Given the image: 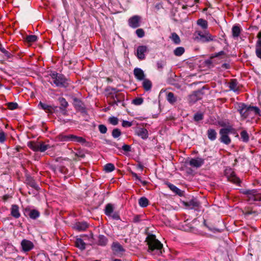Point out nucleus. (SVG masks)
<instances>
[{
    "instance_id": "16",
    "label": "nucleus",
    "mask_w": 261,
    "mask_h": 261,
    "mask_svg": "<svg viewBox=\"0 0 261 261\" xmlns=\"http://www.w3.org/2000/svg\"><path fill=\"white\" fill-rule=\"evenodd\" d=\"M88 227V224L86 222H76L73 228L81 231H84Z\"/></svg>"
},
{
    "instance_id": "14",
    "label": "nucleus",
    "mask_w": 261,
    "mask_h": 261,
    "mask_svg": "<svg viewBox=\"0 0 261 261\" xmlns=\"http://www.w3.org/2000/svg\"><path fill=\"white\" fill-rule=\"evenodd\" d=\"M219 134L220 135V140L221 142L226 145H228L230 143L231 139L228 136V134L221 129L220 130Z\"/></svg>"
},
{
    "instance_id": "28",
    "label": "nucleus",
    "mask_w": 261,
    "mask_h": 261,
    "mask_svg": "<svg viewBox=\"0 0 261 261\" xmlns=\"http://www.w3.org/2000/svg\"><path fill=\"white\" fill-rule=\"evenodd\" d=\"M255 54L256 56L261 60V40H257L255 46Z\"/></svg>"
},
{
    "instance_id": "24",
    "label": "nucleus",
    "mask_w": 261,
    "mask_h": 261,
    "mask_svg": "<svg viewBox=\"0 0 261 261\" xmlns=\"http://www.w3.org/2000/svg\"><path fill=\"white\" fill-rule=\"evenodd\" d=\"M238 83L236 79H232L229 83V88L230 90L234 92H237L239 90Z\"/></svg>"
},
{
    "instance_id": "22",
    "label": "nucleus",
    "mask_w": 261,
    "mask_h": 261,
    "mask_svg": "<svg viewBox=\"0 0 261 261\" xmlns=\"http://www.w3.org/2000/svg\"><path fill=\"white\" fill-rule=\"evenodd\" d=\"M134 74L136 79L139 81L143 80L145 76L143 71L139 68H135Z\"/></svg>"
},
{
    "instance_id": "26",
    "label": "nucleus",
    "mask_w": 261,
    "mask_h": 261,
    "mask_svg": "<svg viewBox=\"0 0 261 261\" xmlns=\"http://www.w3.org/2000/svg\"><path fill=\"white\" fill-rule=\"evenodd\" d=\"M107 238L102 234H99L98 237V242L97 244L99 246H105L108 243Z\"/></svg>"
},
{
    "instance_id": "18",
    "label": "nucleus",
    "mask_w": 261,
    "mask_h": 261,
    "mask_svg": "<svg viewBox=\"0 0 261 261\" xmlns=\"http://www.w3.org/2000/svg\"><path fill=\"white\" fill-rule=\"evenodd\" d=\"M58 100L60 104V109L63 112L64 115H66L67 113L66 108L68 106V103L63 97H60Z\"/></svg>"
},
{
    "instance_id": "11",
    "label": "nucleus",
    "mask_w": 261,
    "mask_h": 261,
    "mask_svg": "<svg viewBox=\"0 0 261 261\" xmlns=\"http://www.w3.org/2000/svg\"><path fill=\"white\" fill-rule=\"evenodd\" d=\"M22 251L24 252H29L34 247V245L31 241L23 239L21 242Z\"/></svg>"
},
{
    "instance_id": "58",
    "label": "nucleus",
    "mask_w": 261,
    "mask_h": 261,
    "mask_svg": "<svg viewBox=\"0 0 261 261\" xmlns=\"http://www.w3.org/2000/svg\"><path fill=\"white\" fill-rule=\"evenodd\" d=\"M3 53L5 57H6L7 59L11 58L12 57V55L9 51L6 50L5 49L2 52Z\"/></svg>"
},
{
    "instance_id": "54",
    "label": "nucleus",
    "mask_w": 261,
    "mask_h": 261,
    "mask_svg": "<svg viewBox=\"0 0 261 261\" xmlns=\"http://www.w3.org/2000/svg\"><path fill=\"white\" fill-rule=\"evenodd\" d=\"M110 217H111L114 220H120V217L119 216V213L117 212H113L112 215H110Z\"/></svg>"
},
{
    "instance_id": "1",
    "label": "nucleus",
    "mask_w": 261,
    "mask_h": 261,
    "mask_svg": "<svg viewBox=\"0 0 261 261\" xmlns=\"http://www.w3.org/2000/svg\"><path fill=\"white\" fill-rule=\"evenodd\" d=\"M145 242L148 245L147 251L151 255L160 256L164 252L163 244L156 238L154 234H148Z\"/></svg>"
},
{
    "instance_id": "33",
    "label": "nucleus",
    "mask_w": 261,
    "mask_h": 261,
    "mask_svg": "<svg viewBox=\"0 0 261 261\" xmlns=\"http://www.w3.org/2000/svg\"><path fill=\"white\" fill-rule=\"evenodd\" d=\"M38 146V151L40 152H44L50 147L48 144H45L43 142H39Z\"/></svg>"
},
{
    "instance_id": "19",
    "label": "nucleus",
    "mask_w": 261,
    "mask_h": 261,
    "mask_svg": "<svg viewBox=\"0 0 261 261\" xmlns=\"http://www.w3.org/2000/svg\"><path fill=\"white\" fill-rule=\"evenodd\" d=\"M105 91L107 98H109L110 99H111L112 98H114L115 95H116V94L118 92V90H117L116 88L111 87H108L106 89Z\"/></svg>"
},
{
    "instance_id": "20",
    "label": "nucleus",
    "mask_w": 261,
    "mask_h": 261,
    "mask_svg": "<svg viewBox=\"0 0 261 261\" xmlns=\"http://www.w3.org/2000/svg\"><path fill=\"white\" fill-rule=\"evenodd\" d=\"M11 215L15 219H18L20 217L19 207L17 205H12L11 207Z\"/></svg>"
},
{
    "instance_id": "50",
    "label": "nucleus",
    "mask_w": 261,
    "mask_h": 261,
    "mask_svg": "<svg viewBox=\"0 0 261 261\" xmlns=\"http://www.w3.org/2000/svg\"><path fill=\"white\" fill-rule=\"evenodd\" d=\"M137 36L139 38H142L145 36V32L143 29H138L136 31Z\"/></svg>"
},
{
    "instance_id": "10",
    "label": "nucleus",
    "mask_w": 261,
    "mask_h": 261,
    "mask_svg": "<svg viewBox=\"0 0 261 261\" xmlns=\"http://www.w3.org/2000/svg\"><path fill=\"white\" fill-rule=\"evenodd\" d=\"M141 17L138 15H135L128 20V25L132 28H137L140 27Z\"/></svg>"
},
{
    "instance_id": "30",
    "label": "nucleus",
    "mask_w": 261,
    "mask_h": 261,
    "mask_svg": "<svg viewBox=\"0 0 261 261\" xmlns=\"http://www.w3.org/2000/svg\"><path fill=\"white\" fill-rule=\"evenodd\" d=\"M113 211L114 207L112 204L109 203L106 205L105 210V213L107 216H110V215H112V214L113 213Z\"/></svg>"
},
{
    "instance_id": "4",
    "label": "nucleus",
    "mask_w": 261,
    "mask_h": 261,
    "mask_svg": "<svg viewBox=\"0 0 261 261\" xmlns=\"http://www.w3.org/2000/svg\"><path fill=\"white\" fill-rule=\"evenodd\" d=\"M54 84L59 87H67L68 86V80L63 74L56 72L50 74Z\"/></svg>"
},
{
    "instance_id": "39",
    "label": "nucleus",
    "mask_w": 261,
    "mask_h": 261,
    "mask_svg": "<svg viewBox=\"0 0 261 261\" xmlns=\"http://www.w3.org/2000/svg\"><path fill=\"white\" fill-rule=\"evenodd\" d=\"M241 32L240 28L238 25H234L232 27V33L233 37H238L239 36Z\"/></svg>"
},
{
    "instance_id": "42",
    "label": "nucleus",
    "mask_w": 261,
    "mask_h": 261,
    "mask_svg": "<svg viewBox=\"0 0 261 261\" xmlns=\"http://www.w3.org/2000/svg\"><path fill=\"white\" fill-rule=\"evenodd\" d=\"M197 24L201 27V28L203 29H205L207 28V22L206 20L203 19H199L197 20Z\"/></svg>"
},
{
    "instance_id": "62",
    "label": "nucleus",
    "mask_w": 261,
    "mask_h": 261,
    "mask_svg": "<svg viewBox=\"0 0 261 261\" xmlns=\"http://www.w3.org/2000/svg\"><path fill=\"white\" fill-rule=\"evenodd\" d=\"M122 148L124 151H129L130 150V147L128 145H124Z\"/></svg>"
},
{
    "instance_id": "56",
    "label": "nucleus",
    "mask_w": 261,
    "mask_h": 261,
    "mask_svg": "<svg viewBox=\"0 0 261 261\" xmlns=\"http://www.w3.org/2000/svg\"><path fill=\"white\" fill-rule=\"evenodd\" d=\"M6 140V135L4 132H0V142L3 143Z\"/></svg>"
},
{
    "instance_id": "17",
    "label": "nucleus",
    "mask_w": 261,
    "mask_h": 261,
    "mask_svg": "<svg viewBox=\"0 0 261 261\" xmlns=\"http://www.w3.org/2000/svg\"><path fill=\"white\" fill-rule=\"evenodd\" d=\"M73 105L75 109L82 113L85 112V108L84 103L76 98H74Z\"/></svg>"
},
{
    "instance_id": "40",
    "label": "nucleus",
    "mask_w": 261,
    "mask_h": 261,
    "mask_svg": "<svg viewBox=\"0 0 261 261\" xmlns=\"http://www.w3.org/2000/svg\"><path fill=\"white\" fill-rule=\"evenodd\" d=\"M26 181L25 183L27 185L34 188L36 190L39 191L40 189L39 186L36 183L35 180H26Z\"/></svg>"
},
{
    "instance_id": "3",
    "label": "nucleus",
    "mask_w": 261,
    "mask_h": 261,
    "mask_svg": "<svg viewBox=\"0 0 261 261\" xmlns=\"http://www.w3.org/2000/svg\"><path fill=\"white\" fill-rule=\"evenodd\" d=\"M240 192L246 195L248 197V201L250 203L253 201H261V193H258L255 189H241Z\"/></svg>"
},
{
    "instance_id": "38",
    "label": "nucleus",
    "mask_w": 261,
    "mask_h": 261,
    "mask_svg": "<svg viewBox=\"0 0 261 261\" xmlns=\"http://www.w3.org/2000/svg\"><path fill=\"white\" fill-rule=\"evenodd\" d=\"M170 38L176 44H178L180 42V38L176 33H172Z\"/></svg>"
},
{
    "instance_id": "55",
    "label": "nucleus",
    "mask_w": 261,
    "mask_h": 261,
    "mask_svg": "<svg viewBox=\"0 0 261 261\" xmlns=\"http://www.w3.org/2000/svg\"><path fill=\"white\" fill-rule=\"evenodd\" d=\"M132 125H133L132 122H129V121H126V120H123L122 121V126L123 127H130Z\"/></svg>"
},
{
    "instance_id": "52",
    "label": "nucleus",
    "mask_w": 261,
    "mask_h": 261,
    "mask_svg": "<svg viewBox=\"0 0 261 261\" xmlns=\"http://www.w3.org/2000/svg\"><path fill=\"white\" fill-rule=\"evenodd\" d=\"M99 132L102 134H106L107 132V127L103 124H100L98 126Z\"/></svg>"
},
{
    "instance_id": "5",
    "label": "nucleus",
    "mask_w": 261,
    "mask_h": 261,
    "mask_svg": "<svg viewBox=\"0 0 261 261\" xmlns=\"http://www.w3.org/2000/svg\"><path fill=\"white\" fill-rule=\"evenodd\" d=\"M23 213L25 217H29L33 220H36L40 217V212L36 209H31L30 207H27L23 210Z\"/></svg>"
},
{
    "instance_id": "36",
    "label": "nucleus",
    "mask_w": 261,
    "mask_h": 261,
    "mask_svg": "<svg viewBox=\"0 0 261 261\" xmlns=\"http://www.w3.org/2000/svg\"><path fill=\"white\" fill-rule=\"evenodd\" d=\"M240 135L241 138L243 142L247 143L249 141V136L246 130H242L240 133Z\"/></svg>"
},
{
    "instance_id": "34",
    "label": "nucleus",
    "mask_w": 261,
    "mask_h": 261,
    "mask_svg": "<svg viewBox=\"0 0 261 261\" xmlns=\"http://www.w3.org/2000/svg\"><path fill=\"white\" fill-rule=\"evenodd\" d=\"M143 87L146 91H149L151 89L152 84L150 80L145 79L142 83Z\"/></svg>"
},
{
    "instance_id": "31",
    "label": "nucleus",
    "mask_w": 261,
    "mask_h": 261,
    "mask_svg": "<svg viewBox=\"0 0 261 261\" xmlns=\"http://www.w3.org/2000/svg\"><path fill=\"white\" fill-rule=\"evenodd\" d=\"M139 205L142 207H146L148 205L149 200L145 197H142L139 199Z\"/></svg>"
},
{
    "instance_id": "45",
    "label": "nucleus",
    "mask_w": 261,
    "mask_h": 261,
    "mask_svg": "<svg viewBox=\"0 0 261 261\" xmlns=\"http://www.w3.org/2000/svg\"><path fill=\"white\" fill-rule=\"evenodd\" d=\"M72 137V141L76 142H80V143H85L86 140L81 137H78L75 135H72V136H71Z\"/></svg>"
},
{
    "instance_id": "41",
    "label": "nucleus",
    "mask_w": 261,
    "mask_h": 261,
    "mask_svg": "<svg viewBox=\"0 0 261 261\" xmlns=\"http://www.w3.org/2000/svg\"><path fill=\"white\" fill-rule=\"evenodd\" d=\"M167 100L170 103H175L177 99L175 97L174 94L172 92H169L167 96Z\"/></svg>"
},
{
    "instance_id": "44",
    "label": "nucleus",
    "mask_w": 261,
    "mask_h": 261,
    "mask_svg": "<svg viewBox=\"0 0 261 261\" xmlns=\"http://www.w3.org/2000/svg\"><path fill=\"white\" fill-rule=\"evenodd\" d=\"M115 169L114 165L112 163H108L105 165L104 170L106 172H110L113 171Z\"/></svg>"
},
{
    "instance_id": "64",
    "label": "nucleus",
    "mask_w": 261,
    "mask_h": 261,
    "mask_svg": "<svg viewBox=\"0 0 261 261\" xmlns=\"http://www.w3.org/2000/svg\"><path fill=\"white\" fill-rule=\"evenodd\" d=\"M157 67L159 70H162L164 67V64L162 62H158L157 63Z\"/></svg>"
},
{
    "instance_id": "7",
    "label": "nucleus",
    "mask_w": 261,
    "mask_h": 261,
    "mask_svg": "<svg viewBox=\"0 0 261 261\" xmlns=\"http://www.w3.org/2000/svg\"><path fill=\"white\" fill-rule=\"evenodd\" d=\"M198 36L197 38L202 42H206L214 40L215 36H212L208 32H205L204 33L200 31L197 32Z\"/></svg>"
},
{
    "instance_id": "60",
    "label": "nucleus",
    "mask_w": 261,
    "mask_h": 261,
    "mask_svg": "<svg viewBox=\"0 0 261 261\" xmlns=\"http://www.w3.org/2000/svg\"><path fill=\"white\" fill-rule=\"evenodd\" d=\"M221 129L223 130V131L224 130L227 134H229L230 133V132H231V130H233V127L231 126H228L226 128H221Z\"/></svg>"
},
{
    "instance_id": "53",
    "label": "nucleus",
    "mask_w": 261,
    "mask_h": 261,
    "mask_svg": "<svg viewBox=\"0 0 261 261\" xmlns=\"http://www.w3.org/2000/svg\"><path fill=\"white\" fill-rule=\"evenodd\" d=\"M109 122L113 125H116L118 123V120L117 118L115 117H111L109 119Z\"/></svg>"
},
{
    "instance_id": "6",
    "label": "nucleus",
    "mask_w": 261,
    "mask_h": 261,
    "mask_svg": "<svg viewBox=\"0 0 261 261\" xmlns=\"http://www.w3.org/2000/svg\"><path fill=\"white\" fill-rule=\"evenodd\" d=\"M184 204L185 206L189 207L190 209H193L197 211H199L201 207V203L195 198H193L188 201L184 202Z\"/></svg>"
},
{
    "instance_id": "49",
    "label": "nucleus",
    "mask_w": 261,
    "mask_h": 261,
    "mask_svg": "<svg viewBox=\"0 0 261 261\" xmlns=\"http://www.w3.org/2000/svg\"><path fill=\"white\" fill-rule=\"evenodd\" d=\"M203 118V115L200 113H197L194 115V119L195 121H199L202 120Z\"/></svg>"
},
{
    "instance_id": "25",
    "label": "nucleus",
    "mask_w": 261,
    "mask_h": 261,
    "mask_svg": "<svg viewBox=\"0 0 261 261\" xmlns=\"http://www.w3.org/2000/svg\"><path fill=\"white\" fill-rule=\"evenodd\" d=\"M137 134L143 139H146L148 138V131L144 128H139L137 131Z\"/></svg>"
},
{
    "instance_id": "12",
    "label": "nucleus",
    "mask_w": 261,
    "mask_h": 261,
    "mask_svg": "<svg viewBox=\"0 0 261 261\" xmlns=\"http://www.w3.org/2000/svg\"><path fill=\"white\" fill-rule=\"evenodd\" d=\"M147 51V47L145 45H140L137 47L136 56L137 58L140 60H142L145 59V54Z\"/></svg>"
},
{
    "instance_id": "48",
    "label": "nucleus",
    "mask_w": 261,
    "mask_h": 261,
    "mask_svg": "<svg viewBox=\"0 0 261 261\" xmlns=\"http://www.w3.org/2000/svg\"><path fill=\"white\" fill-rule=\"evenodd\" d=\"M121 135V132L118 128H115L112 131V136L115 138L119 137Z\"/></svg>"
},
{
    "instance_id": "2",
    "label": "nucleus",
    "mask_w": 261,
    "mask_h": 261,
    "mask_svg": "<svg viewBox=\"0 0 261 261\" xmlns=\"http://www.w3.org/2000/svg\"><path fill=\"white\" fill-rule=\"evenodd\" d=\"M237 110L241 116V120L260 116V111L258 107L248 106L243 102L238 103Z\"/></svg>"
},
{
    "instance_id": "59",
    "label": "nucleus",
    "mask_w": 261,
    "mask_h": 261,
    "mask_svg": "<svg viewBox=\"0 0 261 261\" xmlns=\"http://www.w3.org/2000/svg\"><path fill=\"white\" fill-rule=\"evenodd\" d=\"M57 108V107H52L51 106H50V108H47V109H46V110L45 111V112L46 113H53V112L55 110V109Z\"/></svg>"
},
{
    "instance_id": "57",
    "label": "nucleus",
    "mask_w": 261,
    "mask_h": 261,
    "mask_svg": "<svg viewBox=\"0 0 261 261\" xmlns=\"http://www.w3.org/2000/svg\"><path fill=\"white\" fill-rule=\"evenodd\" d=\"M39 106H41V108L44 110V111H46V109H47V108H50V105H48L47 104H45L44 103H42V102H39Z\"/></svg>"
},
{
    "instance_id": "63",
    "label": "nucleus",
    "mask_w": 261,
    "mask_h": 261,
    "mask_svg": "<svg viewBox=\"0 0 261 261\" xmlns=\"http://www.w3.org/2000/svg\"><path fill=\"white\" fill-rule=\"evenodd\" d=\"M140 221V215H136L133 219V222L135 223H137Z\"/></svg>"
},
{
    "instance_id": "51",
    "label": "nucleus",
    "mask_w": 261,
    "mask_h": 261,
    "mask_svg": "<svg viewBox=\"0 0 261 261\" xmlns=\"http://www.w3.org/2000/svg\"><path fill=\"white\" fill-rule=\"evenodd\" d=\"M143 102V99L141 97H137L133 100V103L135 105H140Z\"/></svg>"
},
{
    "instance_id": "35",
    "label": "nucleus",
    "mask_w": 261,
    "mask_h": 261,
    "mask_svg": "<svg viewBox=\"0 0 261 261\" xmlns=\"http://www.w3.org/2000/svg\"><path fill=\"white\" fill-rule=\"evenodd\" d=\"M72 135H64L63 134H60L58 136L59 140L61 141H72Z\"/></svg>"
},
{
    "instance_id": "61",
    "label": "nucleus",
    "mask_w": 261,
    "mask_h": 261,
    "mask_svg": "<svg viewBox=\"0 0 261 261\" xmlns=\"http://www.w3.org/2000/svg\"><path fill=\"white\" fill-rule=\"evenodd\" d=\"M225 54V53L224 51H221L218 53L215 54L214 55L211 57V59L215 57H218L220 55H223Z\"/></svg>"
},
{
    "instance_id": "27",
    "label": "nucleus",
    "mask_w": 261,
    "mask_h": 261,
    "mask_svg": "<svg viewBox=\"0 0 261 261\" xmlns=\"http://www.w3.org/2000/svg\"><path fill=\"white\" fill-rule=\"evenodd\" d=\"M75 246L81 250H84L86 248V243L81 238H77L75 241Z\"/></svg>"
},
{
    "instance_id": "15",
    "label": "nucleus",
    "mask_w": 261,
    "mask_h": 261,
    "mask_svg": "<svg viewBox=\"0 0 261 261\" xmlns=\"http://www.w3.org/2000/svg\"><path fill=\"white\" fill-rule=\"evenodd\" d=\"M204 164V160L200 158L192 159L189 162V165L196 168L200 167Z\"/></svg>"
},
{
    "instance_id": "9",
    "label": "nucleus",
    "mask_w": 261,
    "mask_h": 261,
    "mask_svg": "<svg viewBox=\"0 0 261 261\" xmlns=\"http://www.w3.org/2000/svg\"><path fill=\"white\" fill-rule=\"evenodd\" d=\"M124 95L122 93L118 92L115 95L114 98H112L111 99V101L109 102V104L111 106L118 105L119 103H121L122 105H123V101L124 100Z\"/></svg>"
},
{
    "instance_id": "8",
    "label": "nucleus",
    "mask_w": 261,
    "mask_h": 261,
    "mask_svg": "<svg viewBox=\"0 0 261 261\" xmlns=\"http://www.w3.org/2000/svg\"><path fill=\"white\" fill-rule=\"evenodd\" d=\"M203 94L202 89L194 91L192 94L189 95L188 101L191 103H194L197 100L201 99Z\"/></svg>"
},
{
    "instance_id": "13",
    "label": "nucleus",
    "mask_w": 261,
    "mask_h": 261,
    "mask_svg": "<svg viewBox=\"0 0 261 261\" xmlns=\"http://www.w3.org/2000/svg\"><path fill=\"white\" fill-rule=\"evenodd\" d=\"M165 184L168 187V188L175 194L180 197L184 196V191L180 190L174 185L166 181Z\"/></svg>"
},
{
    "instance_id": "43",
    "label": "nucleus",
    "mask_w": 261,
    "mask_h": 261,
    "mask_svg": "<svg viewBox=\"0 0 261 261\" xmlns=\"http://www.w3.org/2000/svg\"><path fill=\"white\" fill-rule=\"evenodd\" d=\"M185 52V49L183 47H178L174 50V54L176 56H180Z\"/></svg>"
},
{
    "instance_id": "37",
    "label": "nucleus",
    "mask_w": 261,
    "mask_h": 261,
    "mask_svg": "<svg viewBox=\"0 0 261 261\" xmlns=\"http://www.w3.org/2000/svg\"><path fill=\"white\" fill-rule=\"evenodd\" d=\"M24 40L26 42L29 43L35 42L37 40V36L34 35H27Z\"/></svg>"
},
{
    "instance_id": "21",
    "label": "nucleus",
    "mask_w": 261,
    "mask_h": 261,
    "mask_svg": "<svg viewBox=\"0 0 261 261\" xmlns=\"http://www.w3.org/2000/svg\"><path fill=\"white\" fill-rule=\"evenodd\" d=\"M225 176L227 179H240L238 177H236V174L231 168H227L225 170Z\"/></svg>"
},
{
    "instance_id": "47",
    "label": "nucleus",
    "mask_w": 261,
    "mask_h": 261,
    "mask_svg": "<svg viewBox=\"0 0 261 261\" xmlns=\"http://www.w3.org/2000/svg\"><path fill=\"white\" fill-rule=\"evenodd\" d=\"M7 107L11 110H13L17 108L18 104L16 102H8L7 103Z\"/></svg>"
},
{
    "instance_id": "32",
    "label": "nucleus",
    "mask_w": 261,
    "mask_h": 261,
    "mask_svg": "<svg viewBox=\"0 0 261 261\" xmlns=\"http://www.w3.org/2000/svg\"><path fill=\"white\" fill-rule=\"evenodd\" d=\"M39 142L30 141L28 142V146L34 151H38Z\"/></svg>"
},
{
    "instance_id": "29",
    "label": "nucleus",
    "mask_w": 261,
    "mask_h": 261,
    "mask_svg": "<svg viewBox=\"0 0 261 261\" xmlns=\"http://www.w3.org/2000/svg\"><path fill=\"white\" fill-rule=\"evenodd\" d=\"M207 137L210 140L212 141L215 140L217 137V133L215 130L208 129L207 130Z\"/></svg>"
},
{
    "instance_id": "23",
    "label": "nucleus",
    "mask_w": 261,
    "mask_h": 261,
    "mask_svg": "<svg viewBox=\"0 0 261 261\" xmlns=\"http://www.w3.org/2000/svg\"><path fill=\"white\" fill-rule=\"evenodd\" d=\"M112 249L116 253L125 251V249L123 248L122 245L118 242H113L112 245Z\"/></svg>"
},
{
    "instance_id": "46",
    "label": "nucleus",
    "mask_w": 261,
    "mask_h": 261,
    "mask_svg": "<svg viewBox=\"0 0 261 261\" xmlns=\"http://www.w3.org/2000/svg\"><path fill=\"white\" fill-rule=\"evenodd\" d=\"M73 153L74 155V157L73 158V159L75 161H77L78 160L77 158H84L85 156V154L81 151H79L76 152H73Z\"/></svg>"
}]
</instances>
